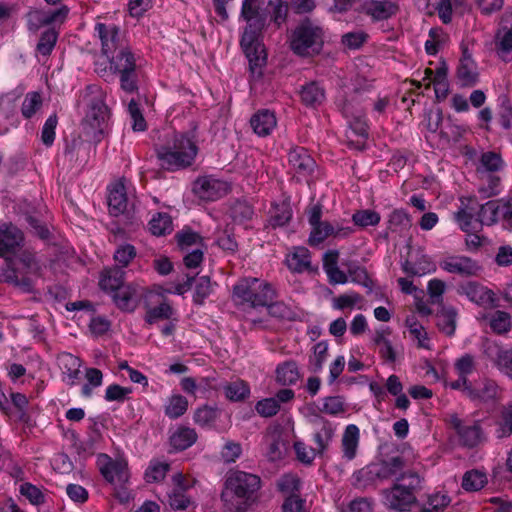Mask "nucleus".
<instances>
[{"label": "nucleus", "instance_id": "obj_1", "mask_svg": "<svg viewBox=\"0 0 512 512\" xmlns=\"http://www.w3.org/2000/svg\"><path fill=\"white\" fill-rule=\"evenodd\" d=\"M240 17L246 22L240 45L249 61L252 75L260 77L266 64V52L261 42L266 16L261 10L260 0H243Z\"/></svg>", "mask_w": 512, "mask_h": 512}, {"label": "nucleus", "instance_id": "obj_2", "mask_svg": "<svg viewBox=\"0 0 512 512\" xmlns=\"http://www.w3.org/2000/svg\"><path fill=\"white\" fill-rule=\"evenodd\" d=\"M198 151L194 134L175 133L171 140L156 148V155L164 169L178 171L192 166Z\"/></svg>", "mask_w": 512, "mask_h": 512}, {"label": "nucleus", "instance_id": "obj_3", "mask_svg": "<svg viewBox=\"0 0 512 512\" xmlns=\"http://www.w3.org/2000/svg\"><path fill=\"white\" fill-rule=\"evenodd\" d=\"M79 103H85L89 110L83 121V130L93 141L100 142L108 128L110 111L105 104V92L98 85H88L80 94Z\"/></svg>", "mask_w": 512, "mask_h": 512}, {"label": "nucleus", "instance_id": "obj_4", "mask_svg": "<svg viewBox=\"0 0 512 512\" xmlns=\"http://www.w3.org/2000/svg\"><path fill=\"white\" fill-rule=\"evenodd\" d=\"M232 301L242 311L264 308L270 301L277 298L275 287L256 277H245L233 286Z\"/></svg>", "mask_w": 512, "mask_h": 512}, {"label": "nucleus", "instance_id": "obj_5", "mask_svg": "<svg viewBox=\"0 0 512 512\" xmlns=\"http://www.w3.org/2000/svg\"><path fill=\"white\" fill-rule=\"evenodd\" d=\"M325 31L315 21L302 20L289 36V47L294 54L308 57L319 54L324 45Z\"/></svg>", "mask_w": 512, "mask_h": 512}, {"label": "nucleus", "instance_id": "obj_6", "mask_svg": "<svg viewBox=\"0 0 512 512\" xmlns=\"http://www.w3.org/2000/svg\"><path fill=\"white\" fill-rule=\"evenodd\" d=\"M97 466L103 478L113 486L120 502H128L131 498L127 485L130 479L128 460L123 455L111 457L108 454L97 456Z\"/></svg>", "mask_w": 512, "mask_h": 512}, {"label": "nucleus", "instance_id": "obj_7", "mask_svg": "<svg viewBox=\"0 0 512 512\" xmlns=\"http://www.w3.org/2000/svg\"><path fill=\"white\" fill-rule=\"evenodd\" d=\"M421 483L422 478L418 473H401L394 485L384 491L386 504L396 511H409L416 502V493L421 489Z\"/></svg>", "mask_w": 512, "mask_h": 512}, {"label": "nucleus", "instance_id": "obj_8", "mask_svg": "<svg viewBox=\"0 0 512 512\" xmlns=\"http://www.w3.org/2000/svg\"><path fill=\"white\" fill-rule=\"evenodd\" d=\"M138 59L129 47H122L109 58L110 68L119 75L120 87L127 93L138 89Z\"/></svg>", "mask_w": 512, "mask_h": 512}, {"label": "nucleus", "instance_id": "obj_9", "mask_svg": "<svg viewBox=\"0 0 512 512\" xmlns=\"http://www.w3.org/2000/svg\"><path fill=\"white\" fill-rule=\"evenodd\" d=\"M446 422L455 431L461 446L474 448L486 441L480 420H465L451 413L447 415Z\"/></svg>", "mask_w": 512, "mask_h": 512}, {"label": "nucleus", "instance_id": "obj_10", "mask_svg": "<svg viewBox=\"0 0 512 512\" xmlns=\"http://www.w3.org/2000/svg\"><path fill=\"white\" fill-rule=\"evenodd\" d=\"M463 397L476 405L496 403L502 398V389L490 378H481L461 391Z\"/></svg>", "mask_w": 512, "mask_h": 512}, {"label": "nucleus", "instance_id": "obj_11", "mask_svg": "<svg viewBox=\"0 0 512 512\" xmlns=\"http://www.w3.org/2000/svg\"><path fill=\"white\" fill-rule=\"evenodd\" d=\"M261 480L257 475L236 471L226 479V490L222 493L224 499L228 493L234 494L241 499H250L260 488Z\"/></svg>", "mask_w": 512, "mask_h": 512}, {"label": "nucleus", "instance_id": "obj_12", "mask_svg": "<svg viewBox=\"0 0 512 512\" xmlns=\"http://www.w3.org/2000/svg\"><path fill=\"white\" fill-rule=\"evenodd\" d=\"M230 191L228 182L212 175L198 177L193 184L194 194L204 201H216Z\"/></svg>", "mask_w": 512, "mask_h": 512}, {"label": "nucleus", "instance_id": "obj_13", "mask_svg": "<svg viewBox=\"0 0 512 512\" xmlns=\"http://www.w3.org/2000/svg\"><path fill=\"white\" fill-rule=\"evenodd\" d=\"M401 268L408 276L422 277L436 272L437 265L429 255L416 249L409 251L407 258L401 263Z\"/></svg>", "mask_w": 512, "mask_h": 512}, {"label": "nucleus", "instance_id": "obj_14", "mask_svg": "<svg viewBox=\"0 0 512 512\" xmlns=\"http://www.w3.org/2000/svg\"><path fill=\"white\" fill-rule=\"evenodd\" d=\"M440 268L450 274L461 277L477 276L482 267L478 261L465 255H449L439 262Z\"/></svg>", "mask_w": 512, "mask_h": 512}, {"label": "nucleus", "instance_id": "obj_15", "mask_svg": "<svg viewBox=\"0 0 512 512\" xmlns=\"http://www.w3.org/2000/svg\"><path fill=\"white\" fill-rule=\"evenodd\" d=\"M94 33L101 42L102 53L108 58L118 49L122 48V38L117 25L97 22L94 27Z\"/></svg>", "mask_w": 512, "mask_h": 512}, {"label": "nucleus", "instance_id": "obj_16", "mask_svg": "<svg viewBox=\"0 0 512 512\" xmlns=\"http://www.w3.org/2000/svg\"><path fill=\"white\" fill-rule=\"evenodd\" d=\"M24 242L23 232L12 222L0 223V258L14 255Z\"/></svg>", "mask_w": 512, "mask_h": 512}, {"label": "nucleus", "instance_id": "obj_17", "mask_svg": "<svg viewBox=\"0 0 512 512\" xmlns=\"http://www.w3.org/2000/svg\"><path fill=\"white\" fill-rule=\"evenodd\" d=\"M453 368L457 379L446 383V387L461 392L472 383L469 376L477 370L476 358L466 353L455 360Z\"/></svg>", "mask_w": 512, "mask_h": 512}, {"label": "nucleus", "instance_id": "obj_18", "mask_svg": "<svg viewBox=\"0 0 512 512\" xmlns=\"http://www.w3.org/2000/svg\"><path fill=\"white\" fill-rule=\"evenodd\" d=\"M69 9L62 6L53 11L31 10L26 15L27 28L30 32L36 33L40 28L55 22H63L67 17Z\"/></svg>", "mask_w": 512, "mask_h": 512}, {"label": "nucleus", "instance_id": "obj_19", "mask_svg": "<svg viewBox=\"0 0 512 512\" xmlns=\"http://www.w3.org/2000/svg\"><path fill=\"white\" fill-rule=\"evenodd\" d=\"M343 113L347 118L352 117V119L349 120V130L346 134L349 144L355 149H363L368 137V126L365 118L362 114L352 116L349 105L347 104L343 106Z\"/></svg>", "mask_w": 512, "mask_h": 512}, {"label": "nucleus", "instance_id": "obj_20", "mask_svg": "<svg viewBox=\"0 0 512 512\" xmlns=\"http://www.w3.org/2000/svg\"><path fill=\"white\" fill-rule=\"evenodd\" d=\"M458 291L461 295H465L471 302L479 306L492 307L495 305L494 293L477 282H466L459 286Z\"/></svg>", "mask_w": 512, "mask_h": 512}, {"label": "nucleus", "instance_id": "obj_21", "mask_svg": "<svg viewBox=\"0 0 512 512\" xmlns=\"http://www.w3.org/2000/svg\"><path fill=\"white\" fill-rule=\"evenodd\" d=\"M57 360L63 382L68 386L76 385L81 377V359L71 353L63 352L59 354Z\"/></svg>", "mask_w": 512, "mask_h": 512}, {"label": "nucleus", "instance_id": "obj_22", "mask_svg": "<svg viewBox=\"0 0 512 512\" xmlns=\"http://www.w3.org/2000/svg\"><path fill=\"white\" fill-rule=\"evenodd\" d=\"M288 163L290 168L302 177L309 176L316 166L314 159L303 147H295L289 151Z\"/></svg>", "mask_w": 512, "mask_h": 512}, {"label": "nucleus", "instance_id": "obj_23", "mask_svg": "<svg viewBox=\"0 0 512 512\" xmlns=\"http://www.w3.org/2000/svg\"><path fill=\"white\" fill-rule=\"evenodd\" d=\"M253 131L260 137L270 135L277 126V118L269 109L258 110L250 119Z\"/></svg>", "mask_w": 512, "mask_h": 512}, {"label": "nucleus", "instance_id": "obj_24", "mask_svg": "<svg viewBox=\"0 0 512 512\" xmlns=\"http://www.w3.org/2000/svg\"><path fill=\"white\" fill-rule=\"evenodd\" d=\"M299 96L301 103L310 109H317L326 99L324 87L315 81L301 86Z\"/></svg>", "mask_w": 512, "mask_h": 512}, {"label": "nucleus", "instance_id": "obj_25", "mask_svg": "<svg viewBox=\"0 0 512 512\" xmlns=\"http://www.w3.org/2000/svg\"><path fill=\"white\" fill-rule=\"evenodd\" d=\"M315 424L316 428L313 434L315 450L318 452V455H322L328 449L334 437L335 429L332 423L324 418L317 419Z\"/></svg>", "mask_w": 512, "mask_h": 512}, {"label": "nucleus", "instance_id": "obj_26", "mask_svg": "<svg viewBox=\"0 0 512 512\" xmlns=\"http://www.w3.org/2000/svg\"><path fill=\"white\" fill-rule=\"evenodd\" d=\"M365 13L375 21H382L396 15L399 10L397 3L390 0H371L365 4Z\"/></svg>", "mask_w": 512, "mask_h": 512}, {"label": "nucleus", "instance_id": "obj_27", "mask_svg": "<svg viewBox=\"0 0 512 512\" xmlns=\"http://www.w3.org/2000/svg\"><path fill=\"white\" fill-rule=\"evenodd\" d=\"M128 204L126 187L123 180L114 183L109 190L108 206L112 215L118 216L125 212Z\"/></svg>", "mask_w": 512, "mask_h": 512}, {"label": "nucleus", "instance_id": "obj_28", "mask_svg": "<svg viewBox=\"0 0 512 512\" xmlns=\"http://www.w3.org/2000/svg\"><path fill=\"white\" fill-rule=\"evenodd\" d=\"M359 440V428L354 424L346 426L341 439V450L345 460L351 461L356 457Z\"/></svg>", "mask_w": 512, "mask_h": 512}, {"label": "nucleus", "instance_id": "obj_29", "mask_svg": "<svg viewBox=\"0 0 512 512\" xmlns=\"http://www.w3.org/2000/svg\"><path fill=\"white\" fill-rule=\"evenodd\" d=\"M288 268L292 272L302 273L311 269V254L305 247H295L286 258Z\"/></svg>", "mask_w": 512, "mask_h": 512}, {"label": "nucleus", "instance_id": "obj_30", "mask_svg": "<svg viewBox=\"0 0 512 512\" xmlns=\"http://www.w3.org/2000/svg\"><path fill=\"white\" fill-rule=\"evenodd\" d=\"M487 355L502 373L512 378V349L506 350L494 344L487 348Z\"/></svg>", "mask_w": 512, "mask_h": 512}, {"label": "nucleus", "instance_id": "obj_31", "mask_svg": "<svg viewBox=\"0 0 512 512\" xmlns=\"http://www.w3.org/2000/svg\"><path fill=\"white\" fill-rule=\"evenodd\" d=\"M125 271L120 267L105 268L100 275L99 286L107 292L112 293L124 284Z\"/></svg>", "mask_w": 512, "mask_h": 512}, {"label": "nucleus", "instance_id": "obj_32", "mask_svg": "<svg viewBox=\"0 0 512 512\" xmlns=\"http://www.w3.org/2000/svg\"><path fill=\"white\" fill-rule=\"evenodd\" d=\"M379 481L382 480L375 462L366 465L353 474V485L356 488L365 489L374 486Z\"/></svg>", "mask_w": 512, "mask_h": 512}, {"label": "nucleus", "instance_id": "obj_33", "mask_svg": "<svg viewBox=\"0 0 512 512\" xmlns=\"http://www.w3.org/2000/svg\"><path fill=\"white\" fill-rule=\"evenodd\" d=\"M197 440L194 429L181 426L170 436V444L176 450H185L191 447Z\"/></svg>", "mask_w": 512, "mask_h": 512}, {"label": "nucleus", "instance_id": "obj_34", "mask_svg": "<svg viewBox=\"0 0 512 512\" xmlns=\"http://www.w3.org/2000/svg\"><path fill=\"white\" fill-rule=\"evenodd\" d=\"M276 381L284 386L294 385L300 378L298 366L295 361H285L276 368Z\"/></svg>", "mask_w": 512, "mask_h": 512}, {"label": "nucleus", "instance_id": "obj_35", "mask_svg": "<svg viewBox=\"0 0 512 512\" xmlns=\"http://www.w3.org/2000/svg\"><path fill=\"white\" fill-rule=\"evenodd\" d=\"M391 334V330L387 328H381L375 331L374 344L379 347V353L385 361L393 363L396 359L395 351L392 347L388 336Z\"/></svg>", "mask_w": 512, "mask_h": 512}, {"label": "nucleus", "instance_id": "obj_36", "mask_svg": "<svg viewBox=\"0 0 512 512\" xmlns=\"http://www.w3.org/2000/svg\"><path fill=\"white\" fill-rule=\"evenodd\" d=\"M375 463L382 481L397 477L405 467L404 459L401 456L391 457Z\"/></svg>", "mask_w": 512, "mask_h": 512}, {"label": "nucleus", "instance_id": "obj_37", "mask_svg": "<svg viewBox=\"0 0 512 512\" xmlns=\"http://www.w3.org/2000/svg\"><path fill=\"white\" fill-rule=\"evenodd\" d=\"M189 402L181 394H172L164 405V414L170 419H177L184 415L188 409Z\"/></svg>", "mask_w": 512, "mask_h": 512}, {"label": "nucleus", "instance_id": "obj_38", "mask_svg": "<svg viewBox=\"0 0 512 512\" xmlns=\"http://www.w3.org/2000/svg\"><path fill=\"white\" fill-rule=\"evenodd\" d=\"M387 224L389 232L402 234L411 227V218L404 209H395L388 216Z\"/></svg>", "mask_w": 512, "mask_h": 512}, {"label": "nucleus", "instance_id": "obj_39", "mask_svg": "<svg viewBox=\"0 0 512 512\" xmlns=\"http://www.w3.org/2000/svg\"><path fill=\"white\" fill-rule=\"evenodd\" d=\"M448 34L440 27L429 30L428 39L425 42V51L428 55H436L448 42Z\"/></svg>", "mask_w": 512, "mask_h": 512}, {"label": "nucleus", "instance_id": "obj_40", "mask_svg": "<svg viewBox=\"0 0 512 512\" xmlns=\"http://www.w3.org/2000/svg\"><path fill=\"white\" fill-rule=\"evenodd\" d=\"M457 78L462 86H473L477 83L478 72L474 60H460L457 68Z\"/></svg>", "mask_w": 512, "mask_h": 512}, {"label": "nucleus", "instance_id": "obj_41", "mask_svg": "<svg viewBox=\"0 0 512 512\" xmlns=\"http://www.w3.org/2000/svg\"><path fill=\"white\" fill-rule=\"evenodd\" d=\"M332 306L337 310L353 309L354 307L363 309L364 298L355 291H349L333 298Z\"/></svg>", "mask_w": 512, "mask_h": 512}, {"label": "nucleus", "instance_id": "obj_42", "mask_svg": "<svg viewBox=\"0 0 512 512\" xmlns=\"http://www.w3.org/2000/svg\"><path fill=\"white\" fill-rule=\"evenodd\" d=\"M496 52L503 61L512 60V28H503L497 33Z\"/></svg>", "mask_w": 512, "mask_h": 512}, {"label": "nucleus", "instance_id": "obj_43", "mask_svg": "<svg viewBox=\"0 0 512 512\" xmlns=\"http://www.w3.org/2000/svg\"><path fill=\"white\" fill-rule=\"evenodd\" d=\"M223 390L226 398L233 402L243 401L250 395L248 383L241 379L226 383Z\"/></svg>", "mask_w": 512, "mask_h": 512}, {"label": "nucleus", "instance_id": "obj_44", "mask_svg": "<svg viewBox=\"0 0 512 512\" xmlns=\"http://www.w3.org/2000/svg\"><path fill=\"white\" fill-rule=\"evenodd\" d=\"M149 230L155 236L170 234L173 230L171 216L164 212L156 213L149 221Z\"/></svg>", "mask_w": 512, "mask_h": 512}, {"label": "nucleus", "instance_id": "obj_45", "mask_svg": "<svg viewBox=\"0 0 512 512\" xmlns=\"http://www.w3.org/2000/svg\"><path fill=\"white\" fill-rule=\"evenodd\" d=\"M502 216V205L497 201H488L483 204L478 212V220L482 225H493Z\"/></svg>", "mask_w": 512, "mask_h": 512}, {"label": "nucleus", "instance_id": "obj_46", "mask_svg": "<svg viewBox=\"0 0 512 512\" xmlns=\"http://www.w3.org/2000/svg\"><path fill=\"white\" fill-rule=\"evenodd\" d=\"M174 314V309L167 301L161 302L158 306L149 307L145 313V322L149 325L161 320H169Z\"/></svg>", "mask_w": 512, "mask_h": 512}, {"label": "nucleus", "instance_id": "obj_47", "mask_svg": "<svg viewBox=\"0 0 512 512\" xmlns=\"http://www.w3.org/2000/svg\"><path fill=\"white\" fill-rule=\"evenodd\" d=\"M496 426L495 435L498 439L508 438L512 435V402L503 407Z\"/></svg>", "mask_w": 512, "mask_h": 512}, {"label": "nucleus", "instance_id": "obj_48", "mask_svg": "<svg viewBox=\"0 0 512 512\" xmlns=\"http://www.w3.org/2000/svg\"><path fill=\"white\" fill-rule=\"evenodd\" d=\"M13 264L12 261H8V269L5 270L1 275V281L13 284L16 287L21 288L23 291H30L32 289V283L30 278L22 275L21 277L18 276L17 269L14 267H11Z\"/></svg>", "mask_w": 512, "mask_h": 512}, {"label": "nucleus", "instance_id": "obj_49", "mask_svg": "<svg viewBox=\"0 0 512 512\" xmlns=\"http://www.w3.org/2000/svg\"><path fill=\"white\" fill-rule=\"evenodd\" d=\"M487 484V475L479 470L467 471L462 479V488L466 491H479Z\"/></svg>", "mask_w": 512, "mask_h": 512}, {"label": "nucleus", "instance_id": "obj_50", "mask_svg": "<svg viewBox=\"0 0 512 512\" xmlns=\"http://www.w3.org/2000/svg\"><path fill=\"white\" fill-rule=\"evenodd\" d=\"M43 100L39 92L32 91L25 95L22 102L21 113L25 119L32 118L42 107Z\"/></svg>", "mask_w": 512, "mask_h": 512}, {"label": "nucleus", "instance_id": "obj_51", "mask_svg": "<svg viewBox=\"0 0 512 512\" xmlns=\"http://www.w3.org/2000/svg\"><path fill=\"white\" fill-rule=\"evenodd\" d=\"M405 323L409 334L413 337V339L417 340L418 347L430 349L431 347L427 332L425 331L424 327L416 320V318L414 316L408 317Z\"/></svg>", "mask_w": 512, "mask_h": 512}, {"label": "nucleus", "instance_id": "obj_52", "mask_svg": "<svg viewBox=\"0 0 512 512\" xmlns=\"http://www.w3.org/2000/svg\"><path fill=\"white\" fill-rule=\"evenodd\" d=\"M328 358V343L320 341L313 346V354L309 358L310 369L317 373L322 370Z\"/></svg>", "mask_w": 512, "mask_h": 512}, {"label": "nucleus", "instance_id": "obj_53", "mask_svg": "<svg viewBox=\"0 0 512 512\" xmlns=\"http://www.w3.org/2000/svg\"><path fill=\"white\" fill-rule=\"evenodd\" d=\"M218 417L219 410L217 408L204 405L195 410L193 419L201 427H211Z\"/></svg>", "mask_w": 512, "mask_h": 512}, {"label": "nucleus", "instance_id": "obj_54", "mask_svg": "<svg viewBox=\"0 0 512 512\" xmlns=\"http://www.w3.org/2000/svg\"><path fill=\"white\" fill-rule=\"evenodd\" d=\"M58 33L54 29L45 30L37 43L36 51L43 57H48L57 43Z\"/></svg>", "mask_w": 512, "mask_h": 512}, {"label": "nucleus", "instance_id": "obj_55", "mask_svg": "<svg viewBox=\"0 0 512 512\" xmlns=\"http://www.w3.org/2000/svg\"><path fill=\"white\" fill-rule=\"evenodd\" d=\"M456 315L454 309H443L437 315V326L439 330L448 336H452L456 328Z\"/></svg>", "mask_w": 512, "mask_h": 512}, {"label": "nucleus", "instance_id": "obj_56", "mask_svg": "<svg viewBox=\"0 0 512 512\" xmlns=\"http://www.w3.org/2000/svg\"><path fill=\"white\" fill-rule=\"evenodd\" d=\"M136 255V248L133 245L128 243L120 245L113 254V259L116 263L114 267H120L123 270V268L131 263Z\"/></svg>", "mask_w": 512, "mask_h": 512}, {"label": "nucleus", "instance_id": "obj_57", "mask_svg": "<svg viewBox=\"0 0 512 512\" xmlns=\"http://www.w3.org/2000/svg\"><path fill=\"white\" fill-rule=\"evenodd\" d=\"M334 223L328 221H322L312 227L309 235V243L311 245H318L326 240L328 237L333 235Z\"/></svg>", "mask_w": 512, "mask_h": 512}, {"label": "nucleus", "instance_id": "obj_58", "mask_svg": "<svg viewBox=\"0 0 512 512\" xmlns=\"http://www.w3.org/2000/svg\"><path fill=\"white\" fill-rule=\"evenodd\" d=\"M176 239L178 246L183 251H189V249L193 246L200 247L202 244V237L190 230V229H183L182 231L178 232L176 234Z\"/></svg>", "mask_w": 512, "mask_h": 512}, {"label": "nucleus", "instance_id": "obj_59", "mask_svg": "<svg viewBox=\"0 0 512 512\" xmlns=\"http://www.w3.org/2000/svg\"><path fill=\"white\" fill-rule=\"evenodd\" d=\"M381 216L378 212L370 209L358 210L352 215V221L359 227L376 226Z\"/></svg>", "mask_w": 512, "mask_h": 512}, {"label": "nucleus", "instance_id": "obj_60", "mask_svg": "<svg viewBox=\"0 0 512 512\" xmlns=\"http://www.w3.org/2000/svg\"><path fill=\"white\" fill-rule=\"evenodd\" d=\"M19 492L34 506H40L45 503L44 493L39 487L32 483H22L19 487Z\"/></svg>", "mask_w": 512, "mask_h": 512}, {"label": "nucleus", "instance_id": "obj_61", "mask_svg": "<svg viewBox=\"0 0 512 512\" xmlns=\"http://www.w3.org/2000/svg\"><path fill=\"white\" fill-rule=\"evenodd\" d=\"M115 304L122 310L131 308V300L135 294V290L130 285L123 284L112 293Z\"/></svg>", "mask_w": 512, "mask_h": 512}, {"label": "nucleus", "instance_id": "obj_62", "mask_svg": "<svg viewBox=\"0 0 512 512\" xmlns=\"http://www.w3.org/2000/svg\"><path fill=\"white\" fill-rule=\"evenodd\" d=\"M491 329L497 334H503L511 328V317L504 311H495L489 320Z\"/></svg>", "mask_w": 512, "mask_h": 512}, {"label": "nucleus", "instance_id": "obj_63", "mask_svg": "<svg viewBox=\"0 0 512 512\" xmlns=\"http://www.w3.org/2000/svg\"><path fill=\"white\" fill-rule=\"evenodd\" d=\"M87 383L82 387V395L90 397L94 388L100 387L103 382V374L97 368H87L85 372Z\"/></svg>", "mask_w": 512, "mask_h": 512}, {"label": "nucleus", "instance_id": "obj_64", "mask_svg": "<svg viewBox=\"0 0 512 512\" xmlns=\"http://www.w3.org/2000/svg\"><path fill=\"white\" fill-rule=\"evenodd\" d=\"M503 160L501 156L495 152L488 151L481 155L480 169L486 172H496L502 169Z\"/></svg>", "mask_w": 512, "mask_h": 512}]
</instances>
